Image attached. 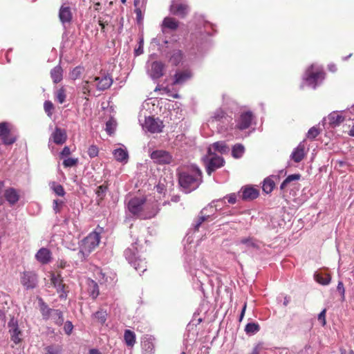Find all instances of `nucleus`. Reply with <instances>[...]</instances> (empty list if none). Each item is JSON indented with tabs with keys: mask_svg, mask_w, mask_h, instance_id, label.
I'll list each match as a JSON object with an SVG mask.
<instances>
[{
	"mask_svg": "<svg viewBox=\"0 0 354 354\" xmlns=\"http://www.w3.org/2000/svg\"><path fill=\"white\" fill-rule=\"evenodd\" d=\"M129 211L140 219H149L158 212L156 204L149 205L144 198H133L128 203Z\"/></svg>",
	"mask_w": 354,
	"mask_h": 354,
	"instance_id": "1",
	"label": "nucleus"
},
{
	"mask_svg": "<svg viewBox=\"0 0 354 354\" xmlns=\"http://www.w3.org/2000/svg\"><path fill=\"white\" fill-rule=\"evenodd\" d=\"M324 77L325 73L322 67L313 64L306 71L303 76V81L307 86L315 89Z\"/></svg>",
	"mask_w": 354,
	"mask_h": 354,
	"instance_id": "2",
	"label": "nucleus"
},
{
	"mask_svg": "<svg viewBox=\"0 0 354 354\" xmlns=\"http://www.w3.org/2000/svg\"><path fill=\"white\" fill-rule=\"evenodd\" d=\"M100 241V234L96 232L90 233L86 238L82 241L80 246V251L77 253L78 257L81 261L86 259V257L99 245Z\"/></svg>",
	"mask_w": 354,
	"mask_h": 354,
	"instance_id": "3",
	"label": "nucleus"
},
{
	"mask_svg": "<svg viewBox=\"0 0 354 354\" xmlns=\"http://www.w3.org/2000/svg\"><path fill=\"white\" fill-rule=\"evenodd\" d=\"M126 259L138 272H144L147 270L146 261L137 256V248L134 244L124 251Z\"/></svg>",
	"mask_w": 354,
	"mask_h": 354,
	"instance_id": "4",
	"label": "nucleus"
},
{
	"mask_svg": "<svg viewBox=\"0 0 354 354\" xmlns=\"http://www.w3.org/2000/svg\"><path fill=\"white\" fill-rule=\"evenodd\" d=\"M197 174H199L198 169L195 171V175L190 174L186 171L180 174L178 181L185 193H190L198 187V183L196 176Z\"/></svg>",
	"mask_w": 354,
	"mask_h": 354,
	"instance_id": "5",
	"label": "nucleus"
},
{
	"mask_svg": "<svg viewBox=\"0 0 354 354\" xmlns=\"http://www.w3.org/2000/svg\"><path fill=\"white\" fill-rule=\"evenodd\" d=\"M194 229H190L185 238V250L187 255H194L197 252L198 239L194 241V234L198 231L199 227V219H195L194 221Z\"/></svg>",
	"mask_w": 354,
	"mask_h": 354,
	"instance_id": "6",
	"label": "nucleus"
},
{
	"mask_svg": "<svg viewBox=\"0 0 354 354\" xmlns=\"http://www.w3.org/2000/svg\"><path fill=\"white\" fill-rule=\"evenodd\" d=\"M232 121V118L229 117L223 110L217 109L214 112L213 115L207 121L208 125L216 124L221 129L227 128V124Z\"/></svg>",
	"mask_w": 354,
	"mask_h": 354,
	"instance_id": "7",
	"label": "nucleus"
},
{
	"mask_svg": "<svg viewBox=\"0 0 354 354\" xmlns=\"http://www.w3.org/2000/svg\"><path fill=\"white\" fill-rule=\"evenodd\" d=\"M206 165V171L208 175H211L217 169L223 166L224 159L216 153H209L208 156L203 159Z\"/></svg>",
	"mask_w": 354,
	"mask_h": 354,
	"instance_id": "8",
	"label": "nucleus"
},
{
	"mask_svg": "<svg viewBox=\"0 0 354 354\" xmlns=\"http://www.w3.org/2000/svg\"><path fill=\"white\" fill-rule=\"evenodd\" d=\"M151 159L156 164L167 165L172 162V156L165 150H155L150 153Z\"/></svg>",
	"mask_w": 354,
	"mask_h": 354,
	"instance_id": "9",
	"label": "nucleus"
},
{
	"mask_svg": "<svg viewBox=\"0 0 354 354\" xmlns=\"http://www.w3.org/2000/svg\"><path fill=\"white\" fill-rule=\"evenodd\" d=\"M142 125L144 129L153 133L162 132L164 127L160 120L150 116L145 118V122Z\"/></svg>",
	"mask_w": 354,
	"mask_h": 354,
	"instance_id": "10",
	"label": "nucleus"
},
{
	"mask_svg": "<svg viewBox=\"0 0 354 354\" xmlns=\"http://www.w3.org/2000/svg\"><path fill=\"white\" fill-rule=\"evenodd\" d=\"M259 195V190L252 185L243 186L239 192V198L245 201H253L256 199Z\"/></svg>",
	"mask_w": 354,
	"mask_h": 354,
	"instance_id": "11",
	"label": "nucleus"
},
{
	"mask_svg": "<svg viewBox=\"0 0 354 354\" xmlns=\"http://www.w3.org/2000/svg\"><path fill=\"white\" fill-rule=\"evenodd\" d=\"M50 281L53 286L57 289V292L59 293L61 299H66L67 297L68 290H66V285L63 283V279L60 274H52Z\"/></svg>",
	"mask_w": 354,
	"mask_h": 354,
	"instance_id": "12",
	"label": "nucleus"
},
{
	"mask_svg": "<svg viewBox=\"0 0 354 354\" xmlns=\"http://www.w3.org/2000/svg\"><path fill=\"white\" fill-rule=\"evenodd\" d=\"M254 120V115L251 111L242 113L236 120V128L244 130L249 128Z\"/></svg>",
	"mask_w": 354,
	"mask_h": 354,
	"instance_id": "13",
	"label": "nucleus"
},
{
	"mask_svg": "<svg viewBox=\"0 0 354 354\" xmlns=\"http://www.w3.org/2000/svg\"><path fill=\"white\" fill-rule=\"evenodd\" d=\"M0 138L5 145H11L15 142L16 138L10 133L9 123H0Z\"/></svg>",
	"mask_w": 354,
	"mask_h": 354,
	"instance_id": "14",
	"label": "nucleus"
},
{
	"mask_svg": "<svg viewBox=\"0 0 354 354\" xmlns=\"http://www.w3.org/2000/svg\"><path fill=\"white\" fill-rule=\"evenodd\" d=\"M8 326L12 341H13L16 344H19L21 341L22 333L19 329L17 321L14 318L10 319L8 324Z\"/></svg>",
	"mask_w": 354,
	"mask_h": 354,
	"instance_id": "15",
	"label": "nucleus"
},
{
	"mask_svg": "<svg viewBox=\"0 0 354 354\" xmlns=\"http://www.w3.org/2000/svg\"><path fill=\"white\" fill-rule=\"evenodd\" d=\"M93 86H95L99 91H104L109 88L112 83L113 80L109 75H105L102 77H95L93 80Z\"/></svg>",
	"mask_w": 354,
	"mask_h": 354,
	"instance_id": "16",
	"label": "nucleus"
},
{
	"mask_svg": "<svg viewBox=\"0 0 354 354\" xmlns=\"http://www.w3.org/2000/svg\"><path fill=\"white\" fill-rule=\"evenodd\" d=\"M21 281L27 289L34 288L37 283V275L33 272H24L21 276Z\"/></svg>",
	"mask_w": 354,
	"mask_h": 354,
	"instance_id": "17",
	"label": "nucleus"
},
{
	"mask_svg": "<svg viewBox=\"0 0 354 354\" xmlns=\"http://www.w3.org/2000/svg\"><path fill=\"white\" fill-rule=\"evenodd\" d=\"M164 64L160 62H153L151 64V68L149 69V74L153 79H158L162 77L164 74Z\"/></svg>",
	"mask_w": 354,
	"mask_h": 354,
	"instance_id": "18",
	"label": "nucleus"
},
{
	"mask_svg": "<svg viewBox=\"0 0 354 354\" xmlns=\"http://www.w3.org/2000/svg\"><path fill=\"white\" fill-rule=\"evenodd\" d=\"M66 131L59 127L55 128L50 138V140H53V141L57 145L64 144L66 141Z\"/></svg>",
	"mask_w": 354,
	"mask_h": 354,
	"instance_id": "19",
	"label": "nucleus"
},
{
	"mask_svg": "<svg viewBox=\"0 0 354 354\" xmlns=\"http://www.w3.org/2000/svg\"><path fill=\"white\" fill-rule=\"evenodd\" d=\"M192 76V74L189 70L178 71L174 75L173 85H182L189 80Z\"/></svg>",
	"mask_w": 354,
	"mask_h": 354,
	"instance_id": "20",
	"label": "nucleus"
},
{
	"mask_svg": "<svg viewBox=\"0 0 354 354\" xmlns=\"http://www.w3.org/2000/svg\"><path fill=\"white\" fill-rule=\"evenodd\" d=\"M59 18L63 24L70 23L71 21L73 14L71 8L68 6L64 4L61 6L59 11Z\"/></svg>",
	"mask_w": 354,
	"mask_h": 354,
	"instance_id": "21",
	"label": "nucleus"
},
{
	"mask_svg": "<svg viewBox=\"0 0 354 354\" xmlns=\"http://www.w3.org/2000/svg\"><path fill=\"white\" fill-rule=\"evenodd\" d=\"M305 145H304V141L301 142L299 145L294 149L292 151L290 158L295 162H300L305 156Z\"/></svg>",
	"mask_w": 354,
	"mask_h": 354,
	"instance_id": "22",
	"label": "nucleus"
},
{
	"mask_svg": "<svg viewBox=\"0 0 354 354\" xmlns=\"http://www.w3.org/2000/svg\"><path fill=\"white\" fill-rule=\"evenodd\" d=\"M51 252L46 248H41L35 254V259L41 264H47L51 261Z\"/></svg>",
	"mask_w": 354,
	"mask_h": 354,
	"instance_id": "23",
	"label": "nucleus"
},
{
	"mask_svg": "<svg viewBox=\"0 0 354 354\" xmlns=\"http://www.w3.org/2000/svg\"><path fill=\"white\" fill-rule=\"evenodd\" d=\"M147 0H135V13L136 14V19L138 22H141L143 19L142 12L145 10Z\"/></svg>",
	"mask_w": 354,
	"mask_h": 354,
	"instance_id": "24",
	"label": "nucleus"
},
{
	"mask_svg": "<svg viewBox=\"0 0 354 354\" xmlns=\"http://www.w3.org/2000/svg\"><path fill=\"white\" fill-rule=\"evenodd\" d=\"M172 14L183 17L188 12V6L183 3H174L170 7Z\"/></svg>",
	"mask_w": 354,
	"mask_h": 354,
	"instance_id": "25",
	"label": "nucleus"
},
{
	"mask_svg": "<svg viewBox=\"0 0 354 354\" xmlns=\"http://www.w3.org/2000/svg\"><path fill=\"white\" fill-rule=\"evenodd\" d=\"M328 120V124L332 127H337L339 125V124L343 121V118L341 115L338 114L336 112H333L330 113L326 118H324L322 120L323 125L326 121Z\"/></svg>",
	"mask_w": 354,
	"mask_h": 354,
	"instance_id": "26",
	"label": "nucleus"
},
{
	"mask_svg": "<svg viewBox=\"0 0 354 354\" xmlns=\"http://www.w3.org/2000/svg\"><path fill=\"white\" fill-rule=\"evenodd\" d=\"M229 149L224 142H216L208 148V153H214V151H218L221 153H227Z\"/></svg>",
	"mask_w": 354,
	"mask_h": 354,
	"instance_id": "27",
	"label": "nucleus"
},
{
	"mask_svg": "<svg viewBox=\"0 0 354 354\" xmlns=\"http://www.w3.org/2000/svg\"><path fill=\"white\" fill-rule=\"evenodd\" d=\"M115 159L120 162L126 163L129 159L128 151L122 148H118L113 152Z\"/></svg>",
	"mask_w": 354,
	"mask_h": 354,
	"instance_id": "28",
	"label": "nucleus"
},
{
	"mask_svg": "<svg viewBox=\"0 0 354 354\" xmlns=\"http://www.w3.org/2000/svg\"><path fill=\"white\" fill-rule=\"evenodd\" d=\"M4 196L7 201L11 205L15 204L19 198V196L17 190L14 188H9L6 189L4 193Z\"/></svg>",
	"mask_w": 354,
	"mask_h": 354,
	"instance_id": "29",
	"label": "nucleus"
},
{
	"mask_svg": "<svg viewBox=\"0 0 354 354\" xmlns=\"http://www.w3.org/2000/svg\"><path fill=\"white\" fill-rule=\"evenodd\" d=\"M39 304L43 319H49L50 318V315L55 309L50 308L41 299H39Z\"/></svg>",
	"mask_w": 354,
	"mask_h": 354,
	"instance_id": "30",
	"label": "nucleus"
},
{
	"mask_svg": "<svg viewBox=\"0 0 354 354\" xmlns=\"http://www.w3.org/2000/svg\"><path fill=\"white\" fill-rule=\"evenodd\" d=\"M314 278L317 283L323 286H327L331 281V277L329 274L327 273L315 272L314 274Z\"/></svg>",
	"mask_w": 354,
	"mask_h": 354,
	"instance_id": "31",
	"label": "nucleus"
},
{
	"mask_svg": "<svg viewBox=\"0 0 354 354\" xmlns=\"http://www.w3.org/2000/svg\"><path fill=\"white\" fill-rule=\"evenodd\" d=\"M50 77L53 82L55 84L62 81L63 77V70L59 65L56 66L50 71Z\"/></svg>",
	"mask_w": 354,
	"mask_h": 354,
	"instance_id": "32",
	"label": "nucleus"
},
{
	"mask_svg": "<svg viewBox=\"0 0 354 354\" xmlns=\"http://www.w3.org/2000/svg\"><path fill=\"white\" fill-rule=\"evenodd\" d=\"M92 317L95 323L103 325L106 321V311L102 310H98L95 313L93 314Z\"/></svg>",
	"mask_w": 354,
	"mask_h": 354,
	"instance_id": "33",
	"label": "nucleus"
},
{
	"mask_svg": "<svg viewBox=\"0 0 354 354\" xmlns=\"http://www.w3.org/2000/svg\"><path fill=\"white\" fill-rule=\"evenodd\" d=\"M178 27V22L171 17H165L162 21V28H167L170 30H176Z\"/></svg>",
	"mask_w": 354,
	"mask_h": 354,
	"instance_id": "34",
	"label": "nucleus"
},
{
	"mask_svg": "<svg viewBox=\"0 0 354 354\" xmlns=\"http://www.w3.org/2000/svg\"><path fill=\"white\" fill-rule=\"evenodd\" d=\"M124 339L126 344L128 346H133L136 343V335L130 330H125L124 334Z\"/></svg>",
	"mask_w": 354,
	"mask_h": 354,
	"instance_id": "35",
	"label": "nucleus"
},
{
	"mask_svg": "<svg viewBox=\"0 0 354 354\" xmlns=\"http://www.w3.org/2000/svg\"><path fill=\"white\" fill-rule=\"evenodd\" d=\"M58 326H61L64 323L63 313L61 310L55 309L50 315V318Z\"/></svg>",
	"mask_w": 354,
	"mask_h": 354,
	"instance_id": "36",
	"label": "nucleus"
},
{
	"mask_svg": "<svg viewBox=\"0 0 354 354\" xmlns=\"http://www.w3.org/2000/svg\"><path fill=\"white\" fill-rule=\"evenodd\" d=\"M239 196V193L238 194H236V193H231L230 194H227L225 196H224L223 198H219V199H217V200H215V201L214 202V203H226L225 202V200L227 199V202L230 203V204H235L237 201V197Z\"/></svg>",
	"mask_w": 354,
	"mask_h": 354,
	"instance_id": "37",
	"label": "nucleus"
},
{
	"mask_svg": "<svg viewBox=\"0 0 354 354\" xmlns=\"http://www.w3.org/2000/svg\"><path fill=\"white\" fill-rule=\"evenodd\" d=\"M274 186L275 183L274 180L272 179V178L268 177L264 179L262 189L263 191L266 194H270L273 190Z\"/></svg>",
	"mask_w": 354,
	"mask_h": 354,
	"instance_id": "38",
	"label": "nucleus"
},
{
	"mask_svg": "<svg viewBox=\"0 0 354 354\" xmlns=\"http://www.w3.org/2000/svg\"><path fill=\"white\" fill-rule=\"evenodd\" d=\"M260 330V326L258 323L251 322L246 324L245 332L248 335H254Z\"/></svg>",
	"mask_w": 354,
	"mask_h": 354,
	"instance_id": "39",
	"label": "nucleus"
},
{
	"mask_svg": "<svg viewBox=\"0 0 354 354\" xmlns=\"http://www.w3.org/2000/svg\"><path fill=\"white\" fill-rule=\"evenodd\" d=\"M182 58L183 55L181 51L179 50H174L171 53L169 61L173 65L177 66L181 62Z\"/></svg>",
	"mask_w": 354,
	"mask_h": 354,
	"instance_id": "40",
	"label": "nucleus"
},
{
	"mask_svg": "<svg viewBox=\"0 0 354 354\" xmlns=\"http://www.w3.org/2000/svg\"><path fill=\"white\" fill-rule=\"evenodd\" d=\"M245 151V148L241 144H236L233 146L232 149V155L235 158L242 157Z\"/></svg>",
	"mask_w": 354,
	"mask_h": 354,
	"instance_id": "41",
	"label": "nucleus"
},
{
	"mask_svg": "<svg viewBox=\"0 0 354 354\" xmlns=\"http://www.w3.org/2000/svg\"><path fill=\"white\" fill-rule=\"evenodd\" d=\"M301 178V175L299 174H294L289 175L288 177L286 178V179L282 182V183L280 185V189H283L286 188V187L289 184L290 182L293 180H298Z\"/></svg>",
	"mask_w": 354,
	"mask_h": 354,
	"instance_id": "42",
	"label": "nucleus"
},
{
	"mask_svg": "<svg viewBox=\"0 0 354 354\" xmlns=\"http://www.w3.org/2000/svg\"><path fill=\"white\" fill-rule=\"evenodd\" d=\"M107 189L108 187L106 185H102L97 187L95 194L97 195V197L98 198V203L102 201L104 196H106Z\"/></svg>",
	"mask_w": 354,
	"mask_h": 354,
	"instance_id": "43",
	"label": "nucleus"
},
{
	"mask_svg": "<svg viewBox=\"0 0 354 354\" xmlns=\"http://www.w3.org/2000/svg\"><path fill=\"white\" fill-rule=\"evenodd\" d=\"M50 187L57 196H64L65 191H64L62 185H61L59 184H57L55 183H53Z\"/></svg>",
	"mask_w": 354,
	"mask_h": 354,
	"instance_id": "44",
	"label": "nucleus"
},
{
	"mask_svg": "<svg viewBox=\"0 0 354 354\" xmlns=\"http://www.w3.org/2000/svg\"><path fill=\"white\" fill-rule=\"evenodd\" d=\"M239 243L245 245L248 248L257 247L255 240L251 237L241 239Z\"/></svg>",
	"mask_w": 354,
	"mask_h": 354,
	"instance_id": "45",
	"label": "nucleus"
},
{
	"mask_svg": "<svg viewBox=\"0 0 354 354\" xmlns=\"http://www.w3.org/2000/svg\"><path fill=\"white\" fill-rule=\"evenodd\" d=\"M55 97L57 100L60 103L62 104L64 102L66 99V93H65V89L64 88H60L56 91Z\"/></svg>",
	"mask_w": 354,
	"mask_h": 354,
	"instance_id": "46",
	"label": "nucleus"
},
{
	"mask_svg": "<svg viewBox=\"0 0 354 354\" xmlns=\"http://www.w3.org/2000/svg\"><path fill=\"white\" fill-rule=\"evenodd\" d=\"M215 201H213L209 205V208L210 209V213L212 215H214L216 212L221 210V205L225 204V203H214Z\"/></svg>",
	"mask_w": 354,
	"mask_h": 354,
	"instance_id": "47",
	"label": "nucleus"
},
{
	"mask_svg": "<svg viewBox=\"0 0 354 354\" xmlns=\"http://www.w3.org/2000/svg\"><path fill=\"white\" fill-rule=\"evenodd\" d=\"M319 133L320 131L318 128L313 127L308 130L306 136L308 139L313 140L319 134Z\"/></svg>",
	"mask_w": 354,
	"mask_h": 354,
	"instance_id": "48",
	"label": "nucleus"
},
{
	"mask_svg": "<svg viewBox=\"0 0 354 354\" xmlns=\"http://www.w3.org/2000/svg\"><path fill=\"white\" fill-rule=\"evenodd\" d=\"M44 109L48 116L51 117L54 109L53 104L50 101H46L44 104Z\"/></svg>",
	"mask_w": 354,
	"mask_h": 354,
	"instance_id": "49",
	"label": "nucleus"
},
{
	"mask_svg": "<svg viewBox=\"0 0 354 354\" xmlns=\"http://www.w3.org/2000/svg\"><path fill=\"white\" fill-rule=\"evenodd\" d=\"M82 71H83V68L82 67H81V66L75 67L72 71V72L71 73V77L73 80L77 79L80 76V75L82 74Z\"/></svg>",
	"mask_w": 354,
	"mask_h": 354,
	"instance_id": "50",
	"label": "nucleus"
},
{
	"mask_svg": "<svg viewBox=\"0 0 354 354\" xmlns=\"http://www.w3.org/2000/svg\"><path fill=\"white\" fill-rule=\"evenodd\" d=\"M337 290L339 292V293L341 295V300L344 301L345 300V288L344 283L342 281H339L337 286Z\"/></svg>",
	"mask_w": 354,
	"mask_h": 354,
	"instance_id": "51",
	"label": "nucleus"
},
{
	"mask_svg": "<svg viewBox=\"0 0 354 354\" xmlns=\"http://www.w3.org/2000/svg\"><path fill=\"white\" fill-rule=\"evenodd\" d=\"M43 354H59V350L54 346H48L44 348Z\"/></svg>",
	"mask_w": 354,
	"mask_h": 354,
	"instance_id": "52",
	"label": "nucleus"
},
{
	"mask_svg": "<svg viewBox=\"0 0 354 354\" xmlns=\"http://www.w3.org/2000/svg\"><path fill=\"white\" fill-rule=\"evenodd\" d=\"M194 319L192 320L187 325V329L190 333L192 330H194V328L196 327L197 325L199 324V319H196V314L194 313Z\"/></svg>",
	"mask_w": 354,
	"mask_h": 354,
	"instance_id": "53",
	"label": "nucleus"
},
{
	"mask_svg": "<svg viewBox=\"0 0 354 354\" xmlns=\"http://www.w3.org/2000/svg\"><path fill=\"white\" fill-rule=\"evenodd\" d=\"M98 148L95 145H91L88 149V154L91 158H95L98 155Z\"/></svg>",
	"mask_w": 354,
	"mask_h": 354,
	"instance_id": "54",
	"label": "nucleus"
},
{
	"mask_svg": "<svg viewBox=\"0 0 354 354\" xmlns=\"http://www.w3.org/2000/svg\"><path fill=\"white\" fill-rule=\"evenodd\" d=\"M90 85L93 86V80H87V81H84L83 82L82 90H83V93L84 94H87V93H90V91H91Z\"/></svg>",
	"mask_w": 354,
	"mask_h": 354,
	"instance_id": "55",
	"label": "nucleus"
},
{
	"mask_svg": "<svg viewBox=\"0 0 354 354\" xmlns=\"http://www.w3.org/2000/svg\"><path fill=\"white\" fill-rule=\"evenodd\" d=\"M63 205V202L59 200H54L53 201V210L55 213H58L61 210V207Z\"/></svg>",
	"mask_w": 354,
	"mask_h": 354,
	"instance_id": "56",
	"label": "nucleus"
},
{
	"mask_svg": "<svg viewBox=\"0 0 354 354\" xmlns=\"http://www.w3.org/2000/svg\"><path fill=\"white\" fill-rule=\"evenodd\" d=\"M92 284H93V288L92 290H91L90 293H91V295L92 296L93 298H96L98 295H99V290H98V286L97 284L94 282L93 281H92Z\"/></svg>",
	"mask_w": 354,
	"mask_h": 354,
	"instance_id": "57",
	"label": "nucleus"
},
{
	"mask_svg": "<svg viewBox=\"0 0 354 354\" xmlns=\"http://www.w3.org/2000/svg\"><path fill=\"white\" fill-rule=\"evenodd\" d=\"M205 32L207 35H212V32L211 30H214L213 25L207 21H205L203 24Z\"/></svg>",
	"mask_w": 354,
	"mask_h": 354,
	"instance_id": "58",
	"label": "nucleus"
},
{
	"mask_svg": "<svg viewBox=\"0 0 354 354\" xmlns=\"http://www.w3.org/2000/svg\"><path fill=\"white\" fill-rule=\"evenodd\" d=\"M77 163V159L68 158L65 159L63 162V165L66 167H73Z\"/></svg>",
	"mask_w": 354,
	"mask_h": 354,
	"instance_id": "59",
	"label": "nucleus"
},
{
	"mask_svg": "<svg viewBox=\"0 0 354 354\" xmlns=\"http://www.w3.org/2000/svg\"><path fill=\"white\" fill-rule=\"evenodd\" d=\"M73 325L71 322L67 321L64 324V331L67 335H70L73 330Z\"/></svg>",
	"mask_w": 354,
	"mask_h": 354,
	"instance_id": "60",
	"label": "nucleus"
},
{
	"mask_svg": "<svg viewBox=\"0 0 354 354\" xmlns=\"http://www.w3.org/2000/svg\"><path fill=\"white\" fill-rule=\"evenodd\" d=\"M207 210H208V208L205 207L203 210L201 211V217H200L201 224L204 221H208V219L210 218V215H209V214L207 215L206 213L205 212Z\"/></svg>",
	"mask_w": 354,
	"mask_h": 354,
	"instance_id": "61",
	"label": "nucleus"
},
{
	"mask_svg": "<svg viewBox=\"0 0 354 354\" xmlns=\"http://www.w3.org/2000/svg\"><path fill=\"white\" fill-rule=\"evenodd\" d=\"M115 129V124H114V122L109 120L108 122H106V131L111 134L113 132Z\"/></svg>",
	"mask_w": 354,
	"mask_h": 354,
	"instance_id": "62",
	"label": "nucleus"
},
{
	"mask_svg": "<svg viewBox=\"0 0 354 354\" xmlns=\"http://www.w3.org/2000/svg\"><path fill=\"white\" fill-rule=\"evenodd\" d=\"M164 91L166 92V93L170 96V97H172L174 98H179L180 96L177 93H174L171 91L170 88L169 86H166L165 88H164Z\"/></svg>",
	"mask_w": 354,
	"mask_h": 354,
	"instance_id": "63",
	"label": "nucleus"
},
{
	"mask_svg": "<svg viewBox=\"0 0 354 354\" xmlns=\"http://www.w3.org/2000/svg\"><path fill=\"white\" fill-rule=\"evenodd\" d=\"M326 309H324L318 315V320L320 321L322 324V326L326 324Z\"/></svg>",
	"mask_w": 354,
	"mask_h": 354,
	"instance_id": "64",
	"label": "nucleus"
}]
</instances>
